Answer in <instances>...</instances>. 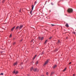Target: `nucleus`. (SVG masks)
Listing matches in <instances>:
<instances>
[{
	"instance_id": "nucleus-35",
	"label": "nucleus",
	"mask_w": 76,
	"mask_h": 76,
	"mask_svg": "<svg viewBox=\"0 0 76 76\" xmlns=\"http://www.w3.org/2000/svg\"><path fill=\"white\" fill-rule=\"evenodd\" d=\"M23 64V63H21V65H22V64Z\"/></svg>"
},
{
	"instance_id": "nucleus-30",
	"label": "nucleus",
	"mask_w": 76,
	"mask_h": 76,
	"mask_svg": "<svg viewBox=\"0 0 76 76\" xmlns=\"http://www.w3.org/2000/svg\"><path fill=\"white\" fill-rule=\"evenodd\" d=\"M36 3H37V1H36V2H35V3H34L35 5V4H36Z\"/></svg>"
},
{
	"instance_id": "nucleus-26",
	"label": "nucleus",
	"mask_w": 76,
	"mask_h": 76,
	"mask_svg": "<svg viewBox=\"0 0 76 76\" xmlns=\"http://www.w3.org/2000/svg\"><path fill=\"white\" fill-rule=\"evenodd\" d=\"M73 33L74 34H76V33L75 32V31L73 32Z\"/></svg>"
},
{
	"instance_id": "nucleus-10",
	"label": "nucleus",
	"mask_w": 76,
	"mask_h": 76,
	"mask_svg": "<svg viewBox=\"0 0 76 76\" xmlns=\"http://www.w3.org/2000/svg\"><path fill=\"white\" fill-rule=\"evenodd\" d=\"M37 56V55H36L33 57V60H34L35 58V57H36V56Z\"/></svg>"
},
{
	"instance_id": "nucleus-5",
	"label": "nucleus",
	"mask_w": 76,
	"mask_h": 76,
	"mask_svg": "<svg viewBox=\"0 0 76 76\" xmlns=\"http://www.w3.org/2000/svg\"><path fill=\"white\" fill-rule=\"evenodd\" d=\"M18 64V62H16L15 63L13 64V66H16V65H17Z\"/></svg>"
},
{
	"instance_id": "nucleus-22",
	"label": "nucleus",
	"mask_w": 76,
	"mask_h": 76,
	"mask_svg": "<svg viewBox=\"0 0 76 76\" xmlns=\"http://www.w3.org/2000/svg\"><path fill=\"white\" fill-rule=\"evenodd\" d=\"M47 42V40H45V43H46V42Z\"/></svg>"
},
{
	"instance_id": "nucleus-41",
	"label": "nucleus",
	"mask_w": 76,
	"mask_h": 76,
	"mask_svg": "<svg viewBox=\"0 0 76 76\" xmlns=\"http://www.w3.org/2000/svg\"><path fill=\"white\" fill-rule=\"evenodd\" d=\"M0 75H1V74H0Z\"/></svg>"
},
{
	"instance_id": "nucleus-23",
	"label": "nucleus",
	"mask_w": 76,
	"mask_h": 76,
	"mask_svg": "<svg viewBox=\"0 0 76 76\" xmlns=\"http://www.w3.org/2000/svg\"><path fill=\"white\" fill-rule=\"evenodd\" d=\"M39 39H41V37H39Z\"/></svg>"
},
{
	"instance_id": "nucleus-38",
	"label": "nucleus",
	"mask_w": 76,
	"mask_h": 76,
	"mask_svg": "<svg viewBox=\"0 0 76 76\" xmlns=\"http://www.w3.org/2000/svg\"><path fill=\"white\" fill-rule=\"evenodd\" d=\"M51 4H52V5H53L52 3H51Z\"/></svg>"
},
{
	"instance_id": "nucleus-1",
	"label": "nucleus",
	"mask_w": 76,
	"mask_h": 76,
	"mask_svg": "<svg viewBox=\"0 0 76 76\" xmlns=\"http://www.w3.org/2000/svg\"><path fill=\"white\" fill-rule=\"evenodd\" d=\"M67 12L69 13H71L73 12V9L71 8H69L67 10Z\"/></svg>"
},
{
	"instance_id": "nucleus-24",
	"label": "nucleus",
	"mask_w": 76,
	"mask_h": 76,
	"mask_svg": "<svg viewBox=\"0 0 76 76\" xmlns=\"http://www.w3.org/2000/svg\"><path fill=\"white\" fill-rule=\"evenodd\" d=\"M51 25L53 26H55V25L51 24Z\"/></svg>"
},
{
	"instance_id": "nucleus-9",
	"label": "nucleus",
	"mask_w": 76,
	"mask_h": 76,
	"mask_svg": "<svg viewBox=\"0 0 76 76\" xmlns=\"http://www.w3.org/2000/svg\"><path fill=\"white\" fill-rule=\"evenodd\" d=\"M32 70H34V68H33V67H31L30 69V71H32Z\"/></svg>"
},
{
	"instance_id": "nucleus-4",
	"label": "nucleus",
	"mask_w": 76,
	"mask_h": 76,
	"mask_svg": "<svg viewBox=\"0 0 76 76\" xmlns=\"http://www.w3.org/2000/svg\"><path fill=\"white\" fill-rule=\"evenodd\" d=\"M37 70V68H35L33 69V71L34 72H36Z\"/></svg>"
},
{
	"instance_id": "nucleus-11",
	"label": "nucleus",
	"mask_w": 76,
	"mask_h": 76,
	"mask_svg": "<svg viewBox=\"0 0 76 76\" xmlns=\"http://www.w3.org/2000/svg\"><path fill=\"white\" fill-rule=\"evenodd\" d=\"M15 73H16V71H15V70L13 71V72H12V73L13 74H15Z\"/></svg>"
},
{
	"instance_id": "nucleus-40",
	"label": "nucleus",
	"mask_w": 76,
	"mask_h": 76,
	"mask_svg": "<svg viewBox=\"0 0 76 76\" xmlns=\"http://www.w3.org/2000/svg\"><path fill=\"white\" fill-rule=\"evenodd\" d=\"M47 2V1H46V3Z\"/></svg>"
},
{
	"instance_id": "nucleus-8",
	"label": "nucleus",
	"mask_w": 76,
	"mask_h": 76,
	"mask_svg": "<svg viewBox=\"0 0 76 76\" xmlns=\"http://www.w3.org/2000/svg\"><path fill=\"white\" fill-rule=\"evenodd\" d=\"M15 26H14V27H13L11 29V31H13V29H15Z\"/></svg>"
},
{
	"instance_id": "nucleus-6",
	"label": "nucleus",
	"mask_w": 76,
	"mask_h": 76,
	"mask_svg": "<svg viewBox=\"0 0 76 76\" xmlns=\"http://www.w3.org/2000/svg\"><path fill=\"white\" fill-rule=\"evenodd\" d=\"M56 67H57V65H55L53 66V69H55V68H56Z\"/></svg>"
},
{
	"instance_id": "nucleus-18",
	"label": "nucleus",
	"mask_w": 76,
	"mask_h": 76,
	"mask_svg": "<svg viewBox=\"0 0 76 76\" xmlns=\"http://www.w3.org/2000/svg\"><path fill=\"white\" fill-rule=\"evenodd\" d=\"M53 38V37L52 36L50 37L49 38V39H51V38Z\"/></svg>"
},
{
	"instance_id": "nucleus-31",
	"label": "nucleus",
	"mask_w": 76,
	"mask_h": 76,
	"mask_svg": "<svg viewBox=\"0 0 76 76\" xmlns=\"http://www.w3.org/2000/svg\"><path fill=\"white\" fill-rule=\"evenodd\" d=\"M48 72H47V73H46V75H48Z\"/></svg>"
},
{
	"instance_id": "nucleus-16",
	"label": "nucleus",
	"mask_w": 76,
	"mask_h": 76,
	"mask_svg": "<svg viewBox=\"0 0 76 76\" xmlns=\"http://www.w3.org/2000/svg\"><path fill=\"white\" fill-rule=\"evenodd\" d=\"M43 39H44V37H42L41 39V40L42 41V40H43Z\"/></svg>"
},
{
	"instance_id": "nucleus-7",
	"label": "nucleus",
	"mask_w": 76,
	"mask_h": 76,
	"mask_svg": "<svg viewBox=\"0 0 76 76\" xmlns=\"http://www.w3.org/2000/svg\"><path fill=\"white\" fill-rule=\"evenodd\" d=\"M31 7H32L31 8L32 10H33V9H34V5H32Z\"/></svg>"
},
{
	"instance_id": "nucleus-14",
	"label": "nucleus",
	"mask_w": 76,
	"mask_h": 76,
	"mask_svg": "<svg viewBox=\"0 0 76 76\" xmlns=\"http://www.w3.org/2000/svg\"><path fill=\"white\" fill-rule=\"evenodd\" d=\"M59 43H60V40H58V42H57V44H59Z\"/></svg>"
},
{
	"instance_id": "nucleus-19",
	"label": "nucleus",
	"mask_w": 76,
	"mask_h": 76,
	"mask_svg": "<svg viewBox=\"0 0 76 76\" xmlns=\"http://www.w3.org/2000/svg\"><path fill=\"white\" fill-rule=\"evenodd\" d=\"M66 68H65L63 70V72H64V71H66Z\"/></svg>"
},
{
	"instance_id": "nucleus-33",
	"label": "nucleus",
	"mask_w": 76,
	"mask_h": 76,
	"mask_svg": "<svg viewBox=\"0 0 76 76\" xmlns=\"http://www.w3.org/2000/svg\"><path fill=\"white\" fill-rule=\"evenodd\" d=\"M72 63V62H70L69 63V64H70Z\"/></svg>"
},
{
	"instance_id": "nucleus-21",
	"label": "nucleus",
	"mask_w": 76,
	"mask_h": 76,
	"mask_svg": "<svg viewBox=\"0 0 76 76\" xmlns=\"http://www.w3.org/2000/svg\"><path fill=\"white\" fill-rule=\"evenodd\" d=\"M32 10L30 12V13L31 15H32Z\"/></svg>"
},
{
	"instance_id": "nucleus-39",
	"label": "nucleus",
	"mask_w": 76,
	"mask_h": 76,
	"mask_svg": "<svg viewBox=\"0 0 76 76\" xmlns=\"http://www.w3.org/2000/svg\"><path fill=\"white\" fill-rule=\"evenodd\" d=\"M28 76H29V75H28Z\"/></svg>"
},
{
	"instance_id": "nucleus-37",
	"label": "nucleus",
	"mask_w": 76,
	"mask_h": 76,
	"mask_svg": "<svg viewBox=\"0 0 76 76\" xmlns=\"http://www.w3.org/2000/svg\"><path fill=\"white\" fill-rule=\"evenodd\" d=\"M20 41L21 42L22 41V40H21Z\"/></svg>"
},
{
	"instance_id": "nucleus-34",
	"label": "nucleus",
	"mask_w": 76,
	"mask_h": 76,
	"mask_svg": "<svg viewBox=\"0 0 76 76\" xmlns=\"http://www.w3.org/2000/svg\"><path fill=\"white\" fill-rule=\"evenodd\" d=\"M66 39H68V37H67L66 38Z\"/></svg>"
},
{
	"instance_id": "nucleus-17",
	"label": "nucleus",
	"mask_w": 76,
	"mask_h": 76,
	"mask_svg": "<svg viewBox=\"0 0 76 76\" xmlns=\"http://www.w3.org/2000/svg\"><path fill=\"white\" fill-rule=\"evenodd\" d=\"M18 71H16L15 72V74L16 75V74H18Z\"/></svg>"
},
{
	"instance_id": "nucleus-20",
	"label": "nucleus",
	"mask_w": 76,
	"mask_h": 76,
	"mask_svg": "<svg viewBox=\"0 0 76 76\" xmlns=\"http://www.w3.org/2000/svg\"><path fill=\"white\" fill-rule=\"evenodd\" d=\"M4 1H5V0H3L2 1V3H4Z\"/></svg>"
},
{
	"instance_id": "nucleus-36",
	"label": "nucleus",
	"mask_w": 76,
	"mask_h": 76,
	"mask_svg": "<svg viewBox=\"0 0 76 76\" xmlns=\"http://www.w3.org/2000/svg\"><path fill=\"white\" fill-rule=\"evenodd\" d=\"M73 76H75V74H73Z\"/></svg>"
},
{
	"instance_id": "nucleus-28",
	"label": "nucleus",
	"mask_w": 76,
	"mask_h": 76,
	"mask_svg": "<svg viewBox=\"0 0 76 76\" xmlns=\"http://www.w3.org/2000/svg\"><path fill=\"white\" fill-rule=\"evenodd\" d=\"M38 61H37L36 62V64H38Z\"/></svg>"
},
{
	"instance_id": "nucleus-3",
	"label": "nucleus",
	"mask_w": 76,
	"mask_h": 76,
	"mask_svg": "<svg viewBox=\"0 0 76 76\" xmlns=\"http://www.w3.org/2000/svg\"><path fill=\"white\" fill-rule=\"evenodd\" d=\"M23 26L22 25H20V27H19V29H22V28H23Z\"/></svg>"
},
{
	"instance_id": "nucleus-32",
	"label": "nucleus",
	"mask_w": 76,
	"mask_h": 76,
	"mask_svg": "<svg viewBox=\"0 0 76 76\" xmlns=\"http://www.w3.org/2000/svg\"><path fill=\"white\" fill-rule=\"evenodd\" d=\"M12 37V34H11L10 36V37Z\"/></svg>"
},
{
	"instance_id": "nucleus-29",
	"label": "nucleus",
	"mask_w": 76,
	"mask_h": 76,
	"mask_svg": "<svg viewBox=\"0 0 76 76\" xmlns=\"http://www.w3.org/2000/svg\"><path fill=\"white\" fill-rule=\"evenodd\" d=\"M1 75H3V73H1Z\"/></svg>"
},
{
	"instance_id": "nucleus-25",
	"label": "nucleus",
	"mask_w": 76,
	"mask_h": 76,
	"mask_svg": "<svg viewBox=\"0 0 76 76\" xmlns=\"http://www.w3.org/2000/svg\"><path fill=\"white\" fill-rule=\"evenodd\" d=\"M15 44H16V42H15L13 43V45H15Z\"/></svg>"
},
{
	"instance_id": "nucleus-27",
	"label": "nucleus",
	"mask_w": 76,
	"mask_h": 76,
	"mask_svg": "<svg viewBox=\"0 0 76 76\" xmlns=\"http://www.w3.org/2000/svg\"><path fill=\"white\" fill-rule=\"evenodd\" d=\"M19 12H21V9H20L19 11Z\"/></svg>"
},
{
	"instance_id": "nucleus-12",
	"label": "nucleus",
	"mask_w": 76,
	"mask_h": 76,
	"mask_svg": "<svg viewBox=\"0 0 76 76\" xmlns=\"http://www.w3.org/2000/svg\"><path fill=\"white\" fill-rule=\"evenodd\" d=\"M65 26L66 27H69V25L67 23L66 24V25Z\"/></svg>"
},
{
	"instance_id": "nucleus-13",
	"label": "nucleus",
	"mask_w": 76,
	"mask_h": 76,
	"mask_svg": "<svg viewBox=\"0 0 76 76\" xmlns=\"http://www.w3.org/2000/svg\"><path fill=\"white\" fill-rule=\"evenodd\" d=\"M19 26H17V27H16L15 29H16V30H18V28H19Z\"/></svg>"
},
{
	"instance_id": "nucleus-2",
	"label": "nucleus",
	"mask_w": 76,
	"mask_h": 76,
	"mask_svg": "<svg viewBox=\"0 0 76 76\" xmlns=\"http://www.w3.org/2000/svg\"><path fill=\"white\" fill-rule=\"evenodd\" d=\"M49 61V60H47V61H46L45 62V63L43 65V66H45V65L46 64H48V63Z\"/></svg>"
},
{
	"instance_id": "nucleus-15",
	"label": "nucleus",
	"mask_w": 76,
	"mask_h": 76,
	"mask_svg": "<svg viewBox=\"0 0 76 76\" xmlns=\"http://www.w3.org/2000/svg\"><path fill=\"white\" fill-rule=\"evenodd\" d=\"M54 72H52L51 73V74H50L51 76L52 75H53V74H54Z\"/></svg>"
}]
</instances>
